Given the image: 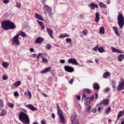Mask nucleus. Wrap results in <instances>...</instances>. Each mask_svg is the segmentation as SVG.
<instances>
[{
	"label": "nucleus",
	"instance_id": "c85d7f7f",
	"mask_svg": "<svg viewBox=\"0 0 124 124\" xmlns=\"http://www.w3.org/2000/svg\"><path fill=\"white\" fill-rule=\"evenodd\" d=\"M98 51L99 53H103L104 52V48L103 47H98Z\"/></svg>",
	"mask_w": 124,
	"mask_h": 124
},
{
	"label": "nucleus",
	"instance_id": "4be33fe9",
	"mask_svg": "<svg viewBox=\"0 0 124 124\" xmlns=\"http://www.w3.org/2000/svg\"><path fill=\"white\" fill-rule=\"evenodd\" d=\"M90 103H91V101L90 100V98H89V97L86 98L84 100V104H85V105L86 106H88V105H89V104H90Z\"/></svg>",
	"mask_w": 124,
	"mask_h": 124
},
{
	"label": "nucleus",
	"instance_id": "9b49d317",
	"mask_svg": "<svg viewBox=\"0 0 124 124\" xmlns=\"http://www.w3.org/2000/svg\"><path fill=\"white\" fill-rule=\"evenodd\" d=\"M64 69L65 71H67V72H73V71H74V68L69 66H65Z\"/></svg>",
	"mask_w": 124,
	"mask_h": 124
},
{
	"label": "nucleus",
	"instance_id": "c03bdc74",
	"mask_svg": "<svg viewBox=\"0 0 124 124\" xmlns=\"http://www.w3.org/2000/svg\"><path fill=\"white\" fill-rule=\"evenodd\" d=\"M16 5L17 8H21V3L17 2Z\"/></svg>",
	"mask_w": 124,
	"mask_h": 124
},
{
	"label": "nucleus",
	"instance_id": "052dcab7",
	"mask_svg": "<svg viewBox=\"0 0 124 124\" xmlns=\"http://www.w3.org/2000/svg\"><path fill=\"white\" fill-rule=\"evenodd\" d=\"M84 97H87V95L86 94H83L82 97V100H83L84 99Z\"/></svg>",
	"mask_w": 124,
	"mask_h": 124
},
{
	"label": "nucleus",
	"instance_id": "f3484780",
	"mask_svg": "<svg viewBox=\"0 0 124 124\" xmlns=\"http://www.w3.org/2000/svg\"><path fill=\"white\" fill-rule=\"evenodd\" d=\"M50 69H51V67H48L41 71L40 73H41L42 74H44V73H46V72H49V71H50Z\"/></svg>",
	"mask_w": 124,
	"mask_h": 124
},
{
	"label": "nucleus",
	"instance_id": "6e6d98bb",
	"mask_svg": "<svg viewBox=\"0 0 124 124\" xmlns=\"http://www.w3.org/2000/svg\"><path fill=\"white\" fill-rule=\"evenodd\" d=\"M77 99H78V100H81V96L77 95Z\"/></svg>",
	"mask_w": 124,
	"mask_h": 124
},
{
	"label": "nucleus",
	"instance_id": "b1692460",
	"mask_svg": "<svg viewBox=\"0 0 124 124\" xmlns=\"http://www.w3.org/2000/svg\"><path fill=\"white\" fill-rule=\"evenodd\" d=\"M70 35L69 34L67 33H64L63 34H61L59 35V37L60 38H63L64 37H69Z\"/></svg>",
	"mask_w": 124,
	"mask_h": 124
},
{
	"label": "nucleus",
	"instance_id": "4c0bfd02",
	"mask_svg": "<svg viewBox=\"0 0 124 124\" xmlns=\"http://www.w3.org/2000/svg\"><path fill=\"white\" fill-rule=\"evenodd\" d=\"M110 112H111V108L108 107V108L106 109V114H109Z\"/></svg>",
	"mask_w": 124,
	"mask_h": 124
},
{
	"label": "nucleus",
	"instance_id": "c756f323",
	"mask_svg": "<svg viewBox=\"0 0 124 124\" xmlns=\"http://www.w3.org/2000/svg\"><path fill=\"white\" fill-rule=\"evenodd\" d=\"M19 34V35H20L21 36H22V37H25V36H26V35H27L26 34V33L25 32H23L22 31H20V33L18 34Z\"/></svg>",
	"mask_w": 124,
	"mask_h": 124
},
{
	"label": "nucleus",
	"instance_id": "e433bc0d",
	"mask_svg": "<svg viewBox=\"0 0 124 124\" xmlns=\"http://www.w3.org/2000/svg\"><path fill=\"white\" fill-rule=\"evenodd\" d=\"M66 42L67 43H69V44H71V42H72L71 39L70 38L66 39Z\"/></svg>",
	"mask_w": 124,
	"mask_h": 124
},
{
	"label": "nucleus",
	"instance_id": "a19ab883",
	"mask_svg": "<svg viewBox=\"0 0 124 124\" xmlns=\"http://www.w3.org/2000/svg\"><path fill=\"white\" fill-rule=\"evenodd\" d=\"M3 107V102L0 100V110Z\"/></svg>",
	"mask_w": 124,
	"mask_h": 124
},
{
	"label": "nucleus",
	"instance_id": "680f3d73",
	"mask_svg": "<svg viewBox=\"0 0 124 124\" xmlns=\"http://www.w3.org/2000/svg\"><path fill=\"white\" fill-rule=\"evenodd\" d=\"M30 52H34V49H33V48H30Z\"/></svg>",
	"mask_w": 124,
	"mask_h": 124
},
{
	"label": "nucleus",
	"instance_id": "bf43d9fd",
	"mask_svg": "<svg viewBox=\"0 0 124 124\" xmlns=\"http://www.w3.org/2000/svg\"><path fill=\"white\" fill-rule=\"evenodd\" d=\"M84 92H87V93H91V90H84Z\"/></svg>",
	"mask_w": 124,
	"mask_h": 124
},
{
	"label": "nucleus",
	"instance_id": "6ab92c4d",
	"mask_svg": "<svg viewBox=\"0 0 124 124\" xmlns=\"http://www.w3.org/2000/svg\"><path fill=\"white\" fill-rule=\"evenodd\" d=\"M35 18H37L38 20H40V21H44V18L42 17V16H40V15L35 13Z\"/></svg>",
	"mask_w": 124,
	"mask_h": 124
},
{
	"label": "nucleus",
	"instance_id": "dca6fc26",
	"mask_svg": "<svg viewBox=\"0 0 124 124\" xmlns=\"http://www.w3.org/2000/svg\"><path fill=\"white\" fill-rule=\"evenodd\" d=\"M44 40V39H43V38L41 37H38L35 39V43L39 44V43H41Z\"/></svg>",
	"mask_w": 124,
	"mask_h": 124
},
{
	"label": "nucleus",
	"instance_id": "20e7f679",
	"mask_svg": "<svg viewBox=\"0 0 124 124\" xmlns=\"http://www.w3.org/2000/svg\"><path fill=\"white\" fill-rule=\"evenodd\" d=\"M19 36H20V34H17L12 39L13 45H15V44H16V45H17V46L20 45V41H19Z\"/></svg>",
	"mask_w": 124,
	"mask_h": 124
},
{
	"label": "nucleus",
	"instance_id": "72a5a7b5",
	"mask_svg": "<svg viewBox=\"0 0 124 124\" xmlns=\"http://www.w3.org/2000/svg\"><path fill=\"white\" fill-rule=\"evenodd\" d=\"M60 118L61 122L62 124H64L65 121H64V118H63V115L62 116H60Z\"/></svg>",
	"mask_w": 124,
	"mask_h": 124
},
{
	"label": "nucleus",
	"instance_id": "8fccbe9b",
	"mask_svg": "<svg viewBox=\"0 0 124 124\" xmlns=\"http://www.w3.org/2000/svg\"><path fill=\"white\" fill-rule=\"evenodd\" d=\"M73 81H74V78H72L71 80H69V82L71 85H72L73 84Z\"/></svg>",
	"mask_w": 124,
	"mask_h": 124
},
{
	"label": "nucleus",
	"instance_id": "393cba45",
	"mask_svg": "<svg viewBox=\"0 0 124 124\" xmlns=\"http://www.w3.org/2000/svg\"><path fill=\"white\" fill-rule=\"evenodd\" d=\"M124 54H120L118 56L119 62H122V61H123V60H124Z\"/></svg>",
	"mask_w": 124,
	"mask_h": 124
},
{
	"label": "nucleus",
	"instance_id": "ddd939ff",
	"mask_svg": "<svg viewBox=\"0 0 124 124\" xmlns=\"http://www.w3.org/2000/svg\"><path fill=\"white\" fill-rule=\"evenodd\" d=\"M104 104V105H108L109 104V99H105L100 101L99 105Z\"/></svg>",
	"mask_w": 124,
	"mask_h": 124
},
{
	"label": "nucleus",
	"instance_id": "e2e57ef3",
	"mask_svg": "<svg viewBox=\"0 0 124 124\" xmlns=\"http://www.w3.org/2000/svg\"><path fill=\"white\" fill-rule=\"evenodd\" d=\"M95 99H97V98H98V94H97V93H95Z\"/></svg>",
	"mask_w": 124,
	"mask_h": 124
},
{
	"label": "nucleus",
	"instance_id": "338daca9",
	"mask_svg": "<svg viewBox=\"0 0 124 124\" xmlns=\"http://www.w3.org/2000/svg\"><path fill=\"white\" fill-rule=\"evenodd\" d=\"M96 111H97L96 109L94 108V109L93 110V113H96Z\"/></svg>",
	"mask_w": 124,
	"mask_h": 124
},
{
	"label": "nucleus",
	"instance_id": "3c124183",
	"mask_svg": "<svg viewBox=\"0 0 124 124\" xmlns=\"http://www.w3.org/2000/svg\"><path fill=\"white\" fill-rule=\"evenodd\" d=\"M90 98V99L93 101V99H94V95H93L90 98Z\"/></svg>",
	"mask_w": 124,
	"mask_h": 124
},
{
	"label": "nucleus",
	"instance_id": "bb28decb",
	"mask_svg": "<svg viewBox=\"0 0 124 124\" xmlns=\"http://www.w3.org/2000/svg\"><path fill=\"white\" fill-rule=\"evenodd\" d=\"M99 6L102 7V8H106V4H104L102 2H99Z\"/></svg>",
	"mask_w": 124,
	"mask_h": 124
},
{
	"label": "nucleus",
	"instance_id": "a878e982",
	"mask_svg": "<svg viewBox=\"0 0 124 124\" xmlns=\"http://www.w3.org/2000/svg\"><path fill=\"white\" fill-rule=\"evenodd\" d=\"M100 33H101L102 34H104V33H105V30L104 29V27L102 26L100 27Z\"/></svg>",
	"mask_w": 124,
	"mask_h": 124
},
{
	"label": "nucleus",
	"instance_id": "c9c22d12",
	"mask_svg": "<svg viewBox=\"0 0 124 124\" xmlns=\"http://www.w3.org/2000/svg\"><path fill=\"white\" fill-rule=\"evenodd\" d=\"M45 48H46V50H50V48H51V45L47 44L45 46Z\"/></svg>",
	"mask_w": 124,
	"mask_h": 124
},
{
	"label": "nucleus",
	"instance_id": "de8ad7c7",
	"mask_svg": "<svg viewBox=\"0 0 124 124\" xmlns=\"http://www.w3.org/2000/svg\"><path fill=\"white\" fill-rule=\"evenodd\" d=\"M14 95H15V96L17 97V96H19V93H18V92H15L14 93Z\"/></svg>",
	"mask_w": 124,
	"mask_h": 124
},
{
	"label": "nucleus",
	"instance_id": "864d4df0",
	"mask_svg": "<svg viewBox=\"0 0 124 124\" xmlns=\"http://www.w3.org/2000/svg\"><path fill=\"white\" fill-rule=\"evenodd\" d=\"M60 62L61 63H64L65 62V60H61L60 61Z\"/></svg>",
	"mask_w": 124,
	"mask_h": 124
},
{
	"label": "nucleus",
	"instance_id": "7c9ffc66",
	"mask_svg": "<svg viewBox=\"0 0 124 124\" xmlns=\"http://www.w3.org/2000/svg\"><path fill=\"white\" fill-rule=\"evenodd\" d=\"M14 85L15 86V87H19V86L21 85V81H17L16 83H14Z\"/></svg>",
	"mask_w": 124,
	"mask_h": 124
},
{
	"label": "nucleus",
	"instance_id": "0e129e2a",
	"mask_svg": "<svg viewBox=\"0 0 124 124\" xmlns=\"http://www.w3.org/2000/svg\"><path fill=\"white\" fill-rule=\"evenodd\" d=\"M36 56H37L36 54H32L31 57H32V58H35V57H36Z\"/></svg>",
	"mask_w": 124,
	"mask_h": 124
},
{
	"label": "nucleus",
	"instance_id": "79ce46f5",
	"mask_svg": "<svg viewBox=\"0 0 124 124\" xmlns=\"http://www.w3.org/2000/svg\"><path fill=\"white\" fill-rule=\"evenodd\" d=\"M87 32H88V31L86 29L82 31V33L83 35H87Z\"/></svg>",
	"mask_w": 124,
	"mask_h": 124
},
{
	"label": "nucleus",
	"instance_id": "ea45409f",
	"mask_svg": "<svg viewBox=\"0 0 124 124\" xmlns=\"http://www.w3.org/2000/svg\"><path fill=\"white\" fill-rule=\"evenodd\" d=\"M93 51H94L96 52H97V50H98V46H96L93 48Z\"/></svg>",
	"mask_w": 124,
	"mask_h": 124
},
{
	"label": "nucleus",
	"instance_id": "1a4fd4ad",
	"mask_svg": "<svg viewBox=\"0 0 124 124\" xmlns=\"http://www.w3.org/2000/svg\"><path fill=\"white\" fill-rule=\"evenodd\" d=\"M117 91H122L123 90H124V80L121 82V83H119L118 85V86L117 88Z\"/></svg>",
	"mask_w": 124,
	"mask_h": 124
},
{
	"label": "nucleus",
	"instance_id": "39448f33",
	"mask_svg": "<svg viewBox=\"0 0 124 124\" xmlns=\"http://www.w3.org/2000/svg\"><path fill=\"white\" fill-rule=\"evenodd\" d=\"M44 9L45 10L44 13L45 14H47V13H48L49 16L51 17L52 16V9L50 6L48 5H45Z\"/></svg>",
	"mask_w": 124,
	"mask_h": 124
},
{
	"label": "nucleus",
	"instance_id": "2f4dec72",
	"mask_svg": "<svg viewBox=\"0 0 124 124\" xmlns=\"http://www.w3.org/2000/svg\"><path fill=\"white\" fill-rule=\"evenodd\" d=\"M42 62H43V63H46V62H48V60L46 59L45 58H44V57L43 56L42 58Z\"/></svg>",
	"mask_w": 124,
	"mask_h": 124
},
{
	"label": "nucleus",
	"instance_id": "37998d69",
	"mask_svg": "<svg viewBox=\"0 0 124 124\" xmlns=\"http://www.w3.org/2000/svg\"><path fill=\"white\" fill-rule=\"evenodd\" d=\"M2 79L3 80H4V81H5V80H7L8 79V77H7V76L6 75H3L2 77Z\"/></svg>",
	"mask_w": 124,
	"mask_h": 124
},
{
	"label": "nucleus",
	"instance_id": "49530a36",
	"mask_svg": "<svg viewBox=\"0 0 124 124\" xmlns=\"http://www.w3.org/2000/svg\"><path fill=\"white\" fill-rule=\"evenodd\" d=\"M109 91H110V88H106V89H105L104 90V93H107V92H109Z\"/></svg>",
	"mask_w": 124,
	"mask_h": 124
},
{
	"label": "nucleus",
	"instance_id": "f704fd0d",
	"mask_svg": "<svg viewBox=\"0 0 124 124\" xmlns=\"http://www.w3.org/2000/svg\"><path fill=\"white\" fill-rule=\"evenodd\" d=\"M43 53H40L37 56V60L38 61L39 60V59H40V58H42V57H43Z\"/></svg>",
	"mask_w": 124,
	"mask_h": 124
},
{
	"label": "nucleus",
	"instance_id": "0eeeda50",
	"mask_svg": "<svg viewBox=\"0 0 124 124\" xmlns=\"http://www.w3.org/2000/svg\"><path fill=\"white\" fill-rule=\"evenodd\" d=\"M88 6L89 8H90V9H91L92 10H94L95 8H97V9L98 8V5H97V4L95 3L94 2L90 3L88 5Z\"/></svg>",
	"mask_w": 124,
	"mask_h": 124
},
{
	"label": "nucleus",
	"instance_id": "f03ea898",
	"mask_svg": "<svg viewBox=\"0 0 124 124\" xmlns=\"http://www.w3.org/2000/svg\"><path fill=\"white\" fill-rule=\"evenodd\" d=\"M18 118L23 124H30V118L28 114L25 112L21 111L19 113Z\"/></svg>",
	"mask_w": 124,
	"mask_h": 124
},
{
	"label": "nucleus",
	"instance_id": "a18cd8bd",
	"mask_svg": "<svg viewBox=\"0 0 124 124\" xmlns=\"http://www.w3.org/2000/svg\"><path fill=\"white\" fill-rule=\"evenodd\" d=\"M28 96L29 97V99H31V93L30 92V91H28Z\"/></svg>",
	"mask_w": 124,
	"mask_h": 124
},
{
	"label": "nucleus",
	"instance_id": "774afa93",
	"mask_svg": "<svg viewBox=\"0 0 124 124\" xmlns=\"http://www.w3.org/2000/svg\"><path fill=\"white\" fill-rule=\"evenodd\" d=\"M51 117L53 119H55V114L52 113L51 115Z\"/></svg>",
	"mask_w": 124,
	"mask_h": 124
},
{
	"label": "nucleus",
	"instance_id": "2eb2a0df",
	"mask_svg": "<svg viewBox=\"0 0 124 124\" xmlns=\"http://www.w3.org/2000/svg\"><path fill=\"white\" fill-rule=\"evenodd\" d=\"M100 19V18L99 17V13L96 12L95 15V19L94 20V21H95V23H98Z\"/></svg>",
	"mask_w": 124,
	"mask_h": 124
},
{
	"label": "nucleus",
	"instance_id": "473e14b6",
	"mask_svg": "<svg viewBox=\"0 0 124 124\" xmlns=\"http://www.w3.org/2000/svg\"><path fill=\"white\" fill-rule=\"evenodd\" d=\"M5 114H6V111H5V110L4 109H2L1 113L0 114V116H1V117H3V116H4Z\"/></svg>",
	"mask_w": 124,
	"mask_h": 124
},
{
	"label": "nucleus",
	"instance_id": "f257e3e1",
	"mask_svg": "<svg viewBox=\"0 0 124 124\" xmlns=\"http://www.w3.org/2000/svg\"><path fill=\"white\" fill-rule=\"evenodd\" d=\"M1 27L3 30L5 31H9V30H13L16 29V26L14 23L10 20H3L1 22Z\"/></svg>",
	"mask_w": 124,
	"mask_h": 124
},
{
	"label": "nucleus",
	"instance_id": "4468645a",
	"mask_svg": "<svg viewBox=\"0 0 124 124\" xmlns=\"http://www.w3.org/2000/svg\"><path fill=\"white\" fill-rule=\"evenodd\" d=\"M26 107H28V108H29L30 110H31V111H36V110H37V108L34 107L32 104L27 105Z\"/></svg>",
	"mask_w": 124,
	"mask_h": 124
},
{
	"label": "nucleus",
	"instance_id": "5701e85b",
	"mask_svg": "<svg viewBox=\"0 0 124 124\" xmlns=\"http://www.w3.org/2000/svg\"><path fill=\"white\" fill-rule=\"evenodd\" d=\"M113 30L115 32V34L117 36H120V34L119 33V31H118V29H117V27H113Z\"/></svg>",
	"mask_w": 124,
	"mask_h": 124
},
{
	"label": "nucleus",
	"instance_id": "423d86ee",
	"mask_svg": "<svg viewBox=\"0 0 124 124\" xmlns=\"http://www.w3.org/2000/svg\"><path fill=\"white\" fill-rule=\"evenodd\" d=\"M77 116L75 113L72 114L71 121L72 122V124H79V122L78 121H75L76 120V118Z\"/></svg>",
	"mask_w": 124,
	"mask_h": 124
},
{
	"label": "nucleus",
	"instance_id": "7ed1b4c3",
	"mask_svg": "<svg viewBox=\"0 0 124 124\" xmlns=\"http://www.w3.org/2000/svg\"><path fill=\"white\" fill-rule=\"evenodd\" d=\"M118 24L121 29L124 26V17L123 14H119L118 16Z\"/></svg>",
	"mask_w": 124,
	"mask_h": 124
},
{
	"label": "nucleus",
	"instance_id": "412c9836",
	"mask_svg": "<svg viewBox=\"0 0 124 124\" xmlns=\"http://www.w3.org/2000/svg\"><path fill=\"white\" fill-rule=\"evenodd\" d=\"M110 75V74L109 72H106L103 74V77L105 79H107V78H108V77H109Z\"/></svg>",
	"mask_w": 124,
	"mask_h": 124
},
{
	"label": "nucleus",
	"instance_id": "aec40b11",
	"mask_svg": "<svg viewBox=\"0 0 124 124\" xmlns=\"http://www.w3.org/2000/svg\"><path fill=\"white\" fill-rule=\"evenodd\" d=\"M93 88L94 90H95L96 91H98L99 89H100L99 85H98V83H94L93 84Z\"/></svg>",
	"mask_w": 124,
	"mask_h": 124
},
{
	"label": "nucleus",
	"instance_id": "5fc2aeb1",
	"mask_svg": "<svg viewBox=\"0 0 124 124\" xmlns=\"http://www.w3.org/2000/svg\"><path fill=\"white\" fill-rule=\"evenodd\" d=\"M41 124H46V121L45 120H43L41 121Z\"/></svg>",
	"mask_w": 124,
	"mask_h": 124
},
{
	"label": "nucleus",
	"instance_id": "cd10ccee",
	"mask_svg": "<svg viewBox=\"0 0 124 124\" xmlns=\"http://www.w3.org/2000/svg\"><path fill=\"white\" fill-rule=\"evenodd\" d=\"M9 65V64H8V63L6 62H4L2 63V65L4 67V68H7Z\"/></svg>",
	"mask_w": 124,
	"mask_h": 124
},
{
	"label": "nucleus",
	"instance_id": "69168bd1",
	"mask_svg": "<svg viewBox=\"0 0 124 124\" xmlns=\"http://www.w3.org/2000/svg\"><path fill=\"white\" fill-rule=\"evenodd\" d=\"M91 106H89L87 107V111H90L91 110Z\"/></svg>",
	"mask_w": 124,
	"mask_h": 124
},
{
	"label": "nucleus",
	"instance_id": "4d7b16f0",
	"mask_svg": "<svg viewBox=\"0 0 124 124\" xmlns=\"http://www.w3.org/2000/svg\"><path fill=\"white\" fill-rule=\"evenodd\" d=\"M82 18H84V16L83 15H80L79 16V19L81 20Z\"/></svg>",
	"mask_w": 124,
	"mask_h": 124
},
{
	"label": "nucleus",
	"instance_id": "09e8293b",
	"mask_svg": "<svg viewBox=\"0 0 124 124\" xmlns=\"http://www.w3.org/2000/svg\"><path fill=\"white\" fill-rule=\"evenodd\" d=\"M36 21L37 22L38 25H39L40 26H42V25H43V22L39 21V20H37Z\"/></svg>",
	"mask_w": 124,
	"mask_h": 124
},
{
	"label": "nucleus",
	"instance_id": "58836bf2",
	"mask_svg": "<svg viewBox=\"0 0 124 124\" xmlns=\"http://www.w3.org/2000/svg\"><path fill=\"white\" fill-rule=\"evenodd\" d=\"M8 106L10 107V108H13L14 107V105L12 103H8Z\"/></svg>",
	"mask_w": 124,
	"mask_h": 124
},
{
	"label": "nucleus",
	"instance_id": "f8f14e48",
	"mask_svg": "<svg viewBox=\"0 0 124 124\" xmlns=\"http://www.w3.org/2000/svg\"><path fill=\"white\" fill-rule=\"evenodd\" d=\"M111 50L113 53H118V54H124V52L114 47H111Z\"/></svg>",
	"mask_w": 124,
	"mask_h": 124
},
{
	"label": "nucleus",
	"instance_id": "6e6552de",
	"mask_svg": "<svg viewBox=\"0 0 124 124\" xmlns=\"http://www.w3.org/2000/svg\"><path fill=\"white\" fill-rule=\"evenodd\" d=\"M68 63H71L72 64H73L74 65H78V63L77 62V60H76V59L74 58H70L68 60Z\"/></svg>",
	"mask_w": 124,
	"mask_h": 124
},
{
	"label": "nucleus",
	"instance_id": "9d476101",
	"mask_svg": "<svg viewBox=\"0 0 124 124\" xmlns=\"http://www.w3.org/2000/svg\"><path fill=\"white\" fill-rule=\"evenodd\" d=\"M57 113L59 117H62L63 116L62 115V109H61V108L60 107V105H59V104L57 105Z\"/></svg>",
	"mask_w": 124,
	"mask_h": 124
},
{
	"label": "nucleus",
	"instance_id": "603ef678",
	"mask_svg": "<svg viewBox=\"0 0 124 124\" xmlns=\"http://www.w3.org/2000/svg\"><path fill=\"white\" fill-rule=\"evenodd\" d=\"M3 3H8L9 0H2Z\"/></svg>",
	"mask_w": 124,
	"mask_h": 124
},
{
	"label": "nucleus",
	"instance_id": "a211bd4d",
	"mask_svg": "<svg viewBox=\"0 0 124 124\" xmlns=\"http://www.w3.org/2000/svg\"><path fill=\"white\" fill-rule=\"evenodd\" d=\"M46 31L48 33V35H49L50 37H51V38H54V37H53V31H51L50 29L46 28Z\"/></svg>",
	"mask_w": 124,
	"mask_h": 124
},
{
	"label": "nucleus",
	"instance_id": "13d9d810",
	"mask_svg": "<svg viewBox=\"0 0 124 124\" xmlns=\"http://www.w3.org/2000/svg\"><path fill=\"white\" fill-rule=\"evenodd\" d=\"M101 109H102V108L101 107H99L98 108V112H100V113H101Z\"/></svg>",
	"mask_w": 124,
	"mask_h": 124
}]
</instances>
